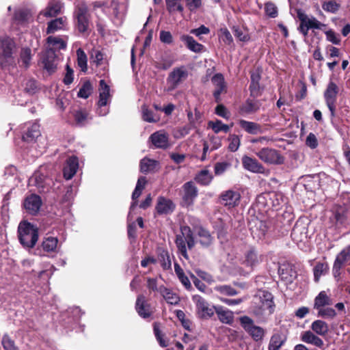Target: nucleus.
<instances>
[{
  "label": "nucleus",
  "instance_id": "obj_1",
  "mask_svg": "<svg viewBox=\"0 0 350 350\" xmlns=\"http://www.w3.org/2000/svg\"><path fill=\"white\" fill-rule=\"evenodd\" d=\"M18 239L24 247L33 248L38 239V228L27 221H22L18 227Z\"/></svg>",
  "mask_w": 350,
  "mask_h": 350
},
{
  "label": "nucleus",
  "instance_id": "obj_2",
  "mask_svg": "<svg viewBox=\"0 0 350 350\" xmlns=\"http://www.w3.org/2000/svg\"><path fill=\"white\" fill-rule=\"evenodd\" d=\"M15 44L13 40L5 36L0 38V66L9 68L15 64L13 51Z\"/></svg>",
  "mask_w": 350,
  "mask_h": 350
},
{
  "label": "nucleus",
  "instance_id": "obj_3",
  "mask_svg": "<svg viewBox=\"0 0 350 350\" xmlns=\"http://www.w3.org/2000/svg\"><path fill=\"white\" fill-rule=\"evenodd\" d=\"M256 298L259 301L258 308L254 310L255 314L260 317L271 315L275 308L271 293L265 291H260Z\"/></svg>",
  "mask_w": 350,
  "mask_h": 350
},
{
  "label": "nucleus",
  "instance_id": "obj_4",
  "mask_svg": "<svg viewBox=\"0 0 350 350\" xmlns=\"http://www.w3.org/2000/svg\"><path fill=\"white\" fill-rule=\"evenodd\" d=\"M239 321L244 330L256 342H262L265 336L266 330L260 326L256 325L254 321L247 316L240 317Z\"/></svg>",
  "mask_w": 350,
  "mask_h": 350
},
{
  "label": "nucleus",
  "instance_id": "obj_5",
  "mask_svg": "<svg viewBox=\"0 0 350 350\" xmlns=\"http://www.w3.org/2000/svg\"><path fill=\"white\" fill-rule=\"evenodd\" d=\"M75 15L77 18V27L79 31L85 33L88 31L90 24V14L87 5L83 2H79L76 5Z\"/></svg>",
  "mask_w": 350,
  "mask_h": 350
},
{
  "label": "nucleus",
  "instance_id": "obj_6",
  "mask_svg": "<svg viewBox=\"0 0 350 350\" xmlns=\"http://www.w3.org/2000/svg\"><path fill=\"white\" fill-rule=\"evenodd\" d=\"M257 157L263 162L271 165H280L284 163V157L273 148H263L256 152Z\"/></svg>",
  "mask_w": 350,
  "mask_h": 350
},
{
  "label": "nucleus",
  "instance_id": "obj_7",
  "mask_svg": "<svg viewBox=\"0 0 350 350\" xmlns=\"http://www.w3.org/2000/svg\"><path fill=\"white\" fill-rule=\"evenodd\" d=\"M192 300L196 304V312L199 317L206 319L213 316L215 307L211 306L202 297L195 295H193Z\"/></svg>",
  "mask_w": 350,
  "mask_h": 350
},
{
  "label": "nucleus",
  "instance_id": "obj_8",
  "mask_svg": "<svg viewBox=\"0 0 350 350\" xmlns=\"http://www.w3.org/2000/svg\"><path fill=\"white\" fill-rule=\"evenodd\" d=\"M338 92V88L337 85L332 81L329 82L324 93V97L332 116H334L335 114V103L336 101Z\"/></svg>",
  "mask_w": 350,
  "mask_h": 350
},
{
  "label": "nucleus",
  "instance_id": "obj_9",
  "mask_svg": "<svg viewBox=\"0 0 350 350\" xmlns=\"http://www.w3.org/2000/svg\"><path fill=\"white\" fill-rule=\"evenodd\" d=\"M169 134L165 130L156 131L150 135L149 140L156 148L167 149L170 147Z\"/></svg>",
  "mask_w": 350,
  "mask_h": 350
},
{
  "label": "nucleus",
  "instance_id": "obj_10",
  "mask_svg": "<svg viewBox=\"0 0 350 350\" xmlns=\"http://www.w3.org/2000/svg\"><path fill=\"white\" fill-rule=\"evenodd\" d=\"M183 201L187 206L193 204L198 196V190L194 183L189 181L183 185Z\"/></svg>",
  "mask_w": 350,
  "mask_h": 350
},
{
  "label": "nucleus",
  "instance_id": "obj_11",
  "mask_svg": "<svg viewBox=\"0 0 350 350\" xmlns=\"http://www.w3.org/2000/svg\"><path fill=\"white\" fill-rule=\"evenodd\" d=\"M240 200V193L230 189L224 191L220 196V203L229 208L238 206Z\"/></svg>",
  "mask_w": 350,
  "mask_h": 350
},
{
  "label": "nucleus",
  "instance_id": "obj_12",
  "mask_svg": "<svg viewBox=\"0 0 350 350\" xmlns=\"http://www.w3.org/2000/svg\"><path fill=\"white\" fill-rule=\"evenodd\" d=\"M23 205L28 213L36 215L41 207L42 200L39 196L31 194L25 198Z\"/></svg>",
  "mask_w": 350,
  "mask_h": 350
},
{
  "label": "nucleus",
  "instance_id": "obj_13",
  "mask_svg": "<svg viewBox=\"0 0 350 350\" xmlns=\"http://www.w3.org/2000/svg\"><path fill=\"white\" fill-rule=\"evenodd\" d=\"M109 87L106 84L104 80L100 81V88H99V100L98 102V113L101 116H104L107 113V111H102L101 108L105 107L107 104L108 100L110 98Z\"/></svg>",
  "mask_w": 350,
  "mask_h": 350
},
{
  "label": "nucleus",
  "instance_id": "obj_14",
  "mask_svg": "<svg viewBox=\"0 0 350 350\" xmlns=\"http://www.w3.org/2000/svg\"><path fill=\"white\" fill-rule=\"evenodd\" d=\"M135 308L138 314L144 319L150 317L152 314L150 305L147 302L145 296L143 295L137 296Z\"/></svg>",
  "mask_w": 350,
  "mask_h": 350
},
{
  "label": "nucleus",
  "instance_id": "obj_15",
  "mask_svg": "<svg viewBox=\"0 0 350 350\" xmlns=\"http://www.w3.org/2000/svg\"><path fill=\"white\" fill-rule=\"evenodd\" d=\"M174 208L175 204L171 200L163 196L157 198L155 210L159 215H169L174 211Z\"/></svg>",
  "mask_w": 350,
  "mask_h": 350
},
{
  "label": "nucleus",
  "instance_id": "obj_16",
  "mask_svg": "<svg viewBox=\"0 0 350 350\" xmlns=\"http://www.w3.org/2000/svg\"><path fill=\"white\" fill-rule=\"evenodd\" d=\"M211 81L215 88L213 96L215 98V101L219 103L220 101L221 94L226 92V84L224 77L221 74L217 73L212 77Z\"/></svg>",
  "mask_w": 350,
  "mask_h": 350
},
{
  "label": "nucleus",
  "instance_id": "obj_17",
  "mask_svg": "<svg viewBox=\"0 0 350 350\" xmlns=\"http://www.w3.org/2000/svg\"><path fill=\"white\" fill-rule=\"evenodd\" d=\"M188 76L187 69L184 66L174 68L167 78L168 83L173 87L177 86L182 81L185 80Z\"/></svg>",
  "mask_w": 350,
  "mask_h": 350
},
{
  "label": "nucleus",
  "instance_id": "obj_18",
  "mask_svg": "<svg viewBox=\"0 0 350 350\" xmlns=\"http://www.w3.org/2000/svg\"><path fill=\"white\" fill-rule=\"evenodd\" d=\"M349 258L350 247H345L337 255L333 266V271L335 277L340 274L341 267Z\"/></svg>",
  "mask_w": 350,
  "mask_h": 350
},
{
  "label": "nucleus",
  "instance_id": "obj_19",
  "mask_svg": "<svg viewBox=\"0 0 350 350\" xmlns=\"http://www.w3.org/2000/svg\"><path fill=\"white\" fill-rule=\"evenodd\" d=\"M42 62L44 67L49 72L53 71L57 65V55L52 49H48L43 53Z\"/></svg>",
  "mask_w": 350,
  "mask_h": 350
},
{
  "label": "nucleus",
  "instance_id": "obj_20",
  "mask_svg": "<svg viewBox=\"0 0 350 350\" xmlns=\"http://www.w3.org/2000/svg\"><path fill=\"white\" fill-rule=\"evenodd\" d=\"M242 163L243 167L252 172L254 173H264V167L255 159H252L250 157H243L242 159Z\"/></svg>",
  "mask_w": 350,
  "mask_h": 350
},
{
  "label": "nucleus",
  "instance_id": "obj_21",
  "mask_svg": "<svg viewBox=\"0 0 350 350\" xmlns=\"http://www.w3.org/2000/svg\"><path fill=\"white\" fill-rule=\"evenodd\" d=\"M40 135V125L33 123L23 135V139L29 143L34 142Z\"/></svg>",
  "mask_w": 350,
  "mask_h": 350
},
{
  "label": "nucleus",
  "instance_id": "obj_22",
  "mask_svg": "<svg viewBox=\"0 0 350 350\" xmlns=\"http://www.w3.org/2000/svg\"><path fill=\"white\" fill-rule=\"evenodd\" d=\"M260 260L254 249L248 250L244 254L242 264L245 267L253 269L260 262Z\"/></svg>",
  "mask_w": 350,
  "mask_h": 350
},
{
  "label": "nucleus",
  "instance_id": "obj_23",
  "mask_svg": "<svg viewBox=\"0 0 350 350\" xmlns=\"http://www.w3.org/2000/svg\"><path fill=\"white\" fill-rule=\"evenodd\" d=\"M333 304V301L329 295L325 291H321L314 300V309H321L325 306H329Z\"/></svg>",
  "mask_w": 350,
  "mask_h": 350
},
{
  "label": "nucleus",
  "instance_id": "obj_24",
  "mask_svg": "<svg viewBox=\"0 0 350 350\" xmlns=\"http://www.w3.org/2000/svg\"><path fill=\"white\" fill-rule=\"evenodd\" d=\"M180 39L185 44L189 50L194 53H200L204 48L202 44L196 41L192 36L188 35H182Z\"/></svg>",
  "mask_w": 350,
  "mask_h": 350
},
{
  "label": "nucleus",
  "instance_id": "obj_25",
  "mask_svg": "<svg viewBox=\"0 0 350 350\" xmlns=\"http://www.w3.org/2000/svg\"><path fill=\"white\" fill-rule=\"evenodd\" d=\"M219 320L226 324H232L234 321V314L228 309L221 306L215 308Z\"/></svg>",
  "mask_w": 350,
  "mask_h": 350
},
{
  "label": "nucleus",
  "instance_id": "obj_26",
  "mask_svg": "<svg viewBox=\"0 0 350 350\" xmlns=\"http://www.w3.org/2000/svg\"><path fill=\"white\" fill-rule=\"evenodd\" d=\"M301 340L306 343L313 345L319 348H321L324 345L323 340L311 331H306L301 333Z\"/></svg>",
  "mask_w": 350,
  "mask_h": 350
},
{
  "label": "nucleus",
  "instance_id": "obj_27",
  "mask_svg": "<svg viewBox=\"0 0 350 350\" xmlns=\"http://www.w3.org/2000/svg\"><path fill=\"white\" fill-rule=\"evenodd\" d=\"M239 125L242 129L250 134L256 135L262 133L260 125L254 122L240 120Z\"/></svg>",
  "mask_w": 350,
  "mask_h": 350
},
{
  "label": "nucleus",
  "instance_id": "obj_28",
  "mask_svg": "<svg viewBox=\"0 0 350 350\" xmlns=\"http://www.w3.org/2000/svg\"><path fill=\"white\" fill-rule=\"evenodd\" d=\"M285 342L286 338L281 333H275L270 338L268 350H280Z\"/></svg>",
  "mask_w": 350,
  "mask_h": 350
},
{
  "label": "nucleus",
  "instance_id": "obj_29",
  "mask_svg": "<svg viewBox=\"0 0 350 350\" xmlns=\"http://www.w3.org/2000/svg\"><path fill=\"white\" fill-rule=\"evenodd\" d=\"M160 294L171 305H176L180 301L179 297L164 286H160Z\"/></svg>",
  "mask_w": 350,
  "mask_h": 350
},
{
  "label": "nucleus",
  "instance_id": "obj_30",
  "mask_svg": "<svg viewBox=\"0 0 350 350\" xmlns=\"http://www.w3.org/2000/svg\"><path fill=\"white\" fill-rule=\"evenodd\" d=\"M146 183V180L145 177L141 176L138 178L136 187H135V190L132 194L133 200H136L140 196L142 190L145 187ZM136 205H137V201H134L132 203L130 209L133 210L135 207Z\"/></svg>",
  "mask_w": 350,
  "mask_h": 350
},
{
  "label": "nucleus",
  "instance_id": "obj_31",
  "mask_svg": "<svg viewBox=\"0 0 350 350\" xmlns=\"http://www.w3.org/2000/svg\"><path fill=\"white\" fill-rule=\"evenodd\" d=\"M312 330L319 336H325L327 334L329 327L327 323L321 320H316L311 324Z\"/></svg>",
  "mask_w": 350,
  "mask_h": 350
},
{
  "label": "nucleus",
  "instance_id": "obj_32",
  "mask_svg": "<svg viewBox=\"0 0 350 350\" xmlns=\"http://www.w3.org/2000/svg\"><path fill=\"white\" fill-rule=\"evenodd\" d=\"M213 178V175L209 170H202L196 174L195 180L202 185H208L211 183Z\"/></svg>",
  "mask_w": 350,
  "mask_h": 350
},
{
  "label": "nucleus",
  "instance_id": "obj_33",
  "mask_svg": "<svg viewBox=\"0 0 350 350\" xmlns=\"http://www.w3.org/2000/svg\"><path fill=\"white\" fill-rule=\"evenodd\" d=\"M158 165V161L153 159L144 158L141 160L140 170L143 173L150 172L154 171Z\"/></svg>",
  "mask_w": 350,
  "mask_h": 350
},
{
  "label": "nucleus",
  "instance_id": "obj_34",
  "mask_svg": "<svg viewBox=\"0 0 350 350\" xmlns=\"http://www.w3.org/2000/svg\"><path fill=\"white\" fill-rule=\"evenodd\" d=\"M142 117L143 120L147 122H157L160 120L159 116L149 109L146 105L142 107Z\"/></svg>",
  "mask_w": 350,
  "mask_h": 350
},
{
  "label": "nucleus",
  "instance_id": "obj_35",
  "mask_svg": "<svg viewBox=\"0 0 350 350\" xmlns=\"http://www.w3.org/2000/svg\"><path fill=\"white\" fill-rule=\"evenodd\" d=\"M69 168V172H67V180L72 178L76 174L79 168L78 158L75 156H72L67 161V168Z\"/></svg>",
  "mask_w": 350,
  "mask_h": 350
},
{
  "label": "nucleus",
  "instance_id": "obj_36",
  "mask_svg": "<svg viewBox=\"0 0 350 350\" xmlns=\"http://www.w3.org/2000/svg\"><path fill=\"white\" fill-rule=\"evenodd\" d=\"M328 269V265L326 262H317L313 269L314 281L318 282L321 276L325 275Z\"/></svg>",
  "mask_w": 350,
  "mask_h": 350
},
{
  "label": "nucleus",
  "instance_id": "obj_37",
  "mask_svg": "<svg viewBox=\"0 0 350 350\" xmlns=\"http://www.w3.org/2000/svg\"><path fill=\"white\" fill-rule=\"evenodd\" d=\"M181 234L187 243L188 248L189 250L192 249L195 245V241L191 228L187 226L181 227Z\"/></svg>",
  "mask_w": 350,
  "mask_h": 350
},
{
  "label": "nucleus",
  "instance_id": "obj_38",
  "mask_svg": "<svg viewBox=\"0 0 350 350\" xmlns=\"http://www.w3.org/2000/svg\"><path fill=\"white\" fill-rule=\"evenodd\" d=\"M301 15L310 29H321L323 27L326 26L325 24L321 23L314 16L308 17L304 13H301Z\"/></svg>",
  "mask_w": 350,
  "mask_h": 350
},
{
  "label": "nucleus",
  "instance_id": "obj_39",
  "mask_svg": "<svg viewBox=\"0 0 350 350\" xmlns=\"http://www.w3.org/2000/svg\"><path fill=\"white\" fill-rule=\"evenodd\" d=\"M57 243L56 237H48L43 240L42 247L46 252H53L57 246Z\"/></svg>",
  "mask_w": 350,
  "mask_h": 350
},
{
  "label": "nucleus",
  "instance_id": "obj_40",
  "mask_svg": "<svg viewBox=\"0 0 350 350\" xmlns=\"http://www.w3.org/2000/svg\"><path fill=\"white\" fill-rule=\"evenodd\" d=\"M64 22L62 18H58L50 21L46 28V33H53L64 27Z\"/></svg>",
  "mask_w": 350,
  "mask_h": 350
},
{
  "label": "nucleus",
  "instance_id": "obj_41",
  "mask_svg": "<svg viewBox=\"0 0 350 350\" xmlns=\"http://www.w3.org/2000/svg\"><path fill=\"white\" fill-rule=\"evenodd\" d=\"M166 8L170 13H174L176 11L182 12L184 8L181 3L182 0H165Z\"/></svg>",
  "mask_w": 350,
  "mask_h": 350
},
{
  "label": "nucleus",
  "instance_id": "obj_42",
  "mask_svg": "<svg viewBox=\"0 0 350 350\" xmlns=\"http://www.w3.org/2000/svg\"><path fill=\"white\" fill-rule=\"evenodd\" d=\"M77 64L79 67L81 68V71L84 72H86L88 69V58L86 54L81 48L77 50Z\"/></svg>",
  "mask_w": 350,
  "mask_h": 350
},
{
  "label": "nucleus",
  "instance_id": "obj_43",
  "mask_svg": "<svg viewBox=\"0 0 350 350\" xmlns=\"http://www.w3.org/2000/svg\"><path fill=\"white\" fill-rule=\"evenodd\" d=\"M158 260L164 269L171 268L172 262L167 251L161 250L158 255Z\"/></svg>",
  "mask_w": 350,
  "mask_h": 350
},
{
  "label": "nucleus",
  "instance_id": "obj_44",
  "mask_svg": "<svg viewBox=\"0 0 350 350\" xmlns=\"http://www.w3.org/2000/svg\"><path fill=\"white\" fill-rule=\"evenodd\" d=\"M214 290L221 295L226 296H234L237 294V291L230 285H217L214 287Z\"/></svg>",
  "mask_w": 350,
  "mask_h": 350
},
{
  "label": "nucleus",
  "instance_id": "obj_45",
  "mask_svg": "<svg viewBox=\"0 0 350 350\" xmlns=\"http://www.w3.org/2000/svg\"><path fill=\"white\" fill-rule=\"evenodd\" d=\"M47 42L51 46L50 49H52L54 51L65 47L64 41L58 37L49 36L47 38Z\"/></svg>",
  "mask_w": 350,
  "mask_h": 350
},
{
  "label": "nucleus",
  "instance_id": "obj_46",
  "mask_svg": "<svg viewBox=\"0 0 350 350\" xmlns=\"http://www.w3.org/2000/svg\"><path fill=\"white\" fill-rule=\"evenodd\" d=\"M186 243H187L182 234L176 236V244L178 250L185 259H188L189 257L187 253Z\"/></svg>",
  "mask_w": 350,
  "mask_h": 350
},
{
  "label": "nucleus",
  "instance_id": "obj_47",
  "mask_svg": "<svg viewBox=\"0 0 350 350\" xmlns=\"http://www.w3.org/2000/svg\"><path fill=\"white\" fill-rule=\"evenodd\" d=\"M318 316L325 319H333L336 317V312L332 308L325 306L321 309H317Z\"/></svg>",
  "mask_w": 350,
  "mask_h": 350
},
{
  "label": "nucleus",
  "instance_id": "obj_48",
  "mask_svg": "<svg viewBox=\"0 0 350 350\" xmlns=\"http://www.w3.org/2000/svg\"><path fill=\"white\" fill-rule=\"evenodd\" d=\"M208 126L211 128L215 133H218L220 131H224L227 133L229 131V126L227 124L222 123L221 120H217L216 122H209Z\"/></svg>",
  "mask_w": 350,
  "mask_h": 350
},
{
  "label": "nucleus",
  "instance_id": "obj_49",
  "mask_svg": "<svg viewBox=\"0 0 350 350\" xmlns=\"http://www.w3.org/2000/svg\"><path fill=\"white\" fill-rule=\"evenodd\" d=\"M322 8L325 12L336 13L340 8V4L336 0H329L323 3Z\"/></svg>",
  "mask_w": 350,
  "mask_h": 350
},
{
  "label": "nucleus",
  "instance_id": "obj_50",
  "mask_svg": "<svg viewBox=\"0 0 350 350\" xmlns=\"http://www.w3.org/2000/svg\"><path fill=\"white\" fill-rule=\"evenodd\" d=\"M200 240V242L202 245H209L212 242V237L208 231L204 228H200L198 232Z\"/></svg>",
  "mask_w": 350,
  "mask_h": 350
},
{
  "label": "nucleus",
  "instance_id": "obj_51",
  "mask_svg": "<svg viewBox=\"0 0 350 350\" xmlns=\"http://www.w3.org/2000/svg\"><path fill=\"white\" fill-rule=\"evenodd\" d=\"M60 8L61 7L57 3H50L43 12V14L46 17L54 16L59 12Z\"/></svg>",
  "mask_w": 350,
  "mask_h": 350
},
{
  "label": "nucleus",
  "instance_id": "obj_52",
  "mask_svg": "<svg viewBox=\"0 0 350 350\" xmlns=\"http://www.w3.org/2000/svg\"><path fill=\"white\" fill-rule=\"evenodd\" d=\"M228 140L229 142L228 149L231 152L237 151L239 149L241 144L240 137L234 134L230 135L228 138Z\"/></svg>",
  "mask_w": 350,
  "mask_h": 350
},
{
  "label": "nucleus",
  "instance_id": "obj_53",
  "mask_svg": "<svg viewBox=\"0 0 350 350\" xmlns=\"http://www.w3.org/2000/svg\"><path fill=\"white\" fill-rule=\"evenodd\" d=\"M30 18V13L27 10H18L14 13V19L18 23H24Z\"/></svg>",
  "mask_w": 350,
  "mask_h": 350
},
{
  "label": "nucleus",
  "instance_id": "obj_54",
  "mask_svg": "<svg viewBox=\"0 0 350 350\" xmlns=\"http://www.w3.org/2000/svg\"><path fill=\"white\" fill-rule=\"evenodd\" d=\"M31 59V49L29 48L23 49L21 52V62L22 65L27 68L30 64Z\"/></svg>",
  "mask_w": 350,
  "mask_h": 350
},
{
  "label": "nucleus",
  "instance_id": "obj_55",
  "mask_svg": "<svg viewBox=\"0 0 350 350\" xmlns=\"http://www.w3.org/2000/svg\"><path fill=\"white\" fill-rule=\"evenodd\" d=\"M92 92V86L90 81H85L78 92V96L87 98Z\"/></svg>",
  "mask_w": 350,
  "mask_h": 350
},
{
  "label": "nucleus",
  "instance_id": "obj_56",
  "mask_svg": "<svg viewBox=\"0 0 350 350\" xmlns=\"http://www.w3.org/2000/svg\"><path fill=\"white\" fill-rule=\"evenodd\" d=\"M175 312L177 318L181 322L183 327L187 330H190L191 322L189 319H186L185 312L180 310H177L175 311Z\"/></svg>",
  "mask_w": 350,
  "mask_h": 350
},
{
  "label": "nucleus",
  "instance_id": "obj_57",
  "mask_svg": "<svg viewBox=\"0 0 350 350\" xmlns=\"http://www.w3.org/2000/svg\"><path fill=\"white\" fill-rule=\"evenodd\" d=\"M209 138V146H210V150L213 151L215 150L218 149L221 146V139L219 137L216 135H208Z\"/></svg>",
  "mask_w": 350,
  "mask_h": 350
},
{
  "label": "nucleus",
  "instance_id": "obj_58",
  "mask_svg": "<svg viewBox=\"0 0 350 350\" xmlns=\"http://www.w3.org/2000/svg\"><path fill=\"white\" fill-rule=\"evenodd\" d=\"M88 116V113L82 110L77 111L74 114L75 121L80 125H83L85 123Z\"/></svg>",
  "mask_w": 350,
  "mask_h": 350
},
{
  "label": "nucleus",
  "instance_id": "obj_59",
  "mask_svg": "<svg viewBox=\"0 0 350 350\" xmlns=\"http://www.w3.org/2000/svg\"><path fill=\"white\" fill-rule=\"evenodd\" d=\"M193 128V127L188 124L180 127L176 131L174 137L176 138H183L187 135H188Z\"/></svg>",
  "mask_w": 350,
  "mask_h": 350
},
{
  "label": "nucleus",
  "instance_id": "obj_60",
  "mask_svg": "<svg viewBox=\"0 0 350 350\" xmlns=\"http://www.w3.org/2000/svg\"><path fill=\"white\" fill-rule=\"evenodd\" d=\"M220 38L226 44H230L233 42L232 36L226 28L220 29Z\"/></svg>",
  "mask_w": 350,
  "mask_h": 350
},
{
  "label": "nucleus",
  "instance_id": "obj_61",
  "mask_svg": "<svg viewBox=\"0 0 350 350\" xmlns=\"http://www.w3.org/2000/svg\"><path fill=\"white\" fill-rule=\"evenodd\" d=\"M2 345L5 350H17L14 342L7 335L3 336Z\"/></svg>",
  "mask_w": 350,
  "mask_h": 350
},
{
  "label": "nucleus",
  "instance_id": "obj_62",
  "mask_svg": "<svg viewBox=\"0 0 350 350\" xmlns=\"http://www.w3.org/2000/svg\"><path fill=\"white\" fill-rule=\"evenodd\" d=\"M210 32V29L205 27L204 25H201L200 27L198 28H196V29H192L191 31H190V33L191 34H193L195 35L196 36L198 37L199 39H202L201 38V36L202 35H206V34H208Z\"/></svg>",
  "mask_w": 350,
  "mask_h": 350
},
{
  "label": "nucleus",
  "instance_id": "obj_63",
  "mask_svg": "<svg viewBox=\"0 0 350 350\" xmlns=\"http://www.w3.org/2000/svg\"><path fill=\"white\" fill-rule=\"evenodd\" d=\"M265 9L266 14L269 16H270L271 18H275L277 16V15H278L277 7L273 3H271V2L267 3L265 4Z\"/></svg>",
  "mask_w": 350,
  "mask_h": 350
},
{
  "label": "nucleus",
  "instance_id": "obj_64",
  "mask_svg": "<svg viewBox=\"0 0 350 350\" xmlns=\"http://www.w3.org/2000/svg\"><path fill=\"white\" fill-rule=\"evenodd\" d=\"M103 57V53L98 50H94L92 52L91 58L93 59V62L96 63L97 66L101 64Z\"/></svg>",
  "mask_w": 350,
  "mask_h": 350
}]
</instances>
